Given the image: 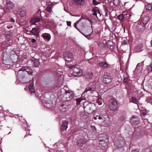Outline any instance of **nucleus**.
Instances as JSON below:
<instances>
[{
  "instance_id": "f257e3e1",
  "label": "nucleus",
  "mask_w": 152,
  "mask_h": 152,
  "mask_svg": "<svg viewBox=\"0 0 152 152\" xmlns=\"http://www.w3.org/2000/svg\"><path fill=\"white\" fill-rule=\"evenodd\" d=\"M101 88L99 87H98L97 86L96 87L95 86L94 83H90L89 86L86 88L84 92V93L82 94V96L84 97L85 95L87 94H92L96 91V89L99 90Z\"/></svg>"
},
{
  "instance_id": "f03ea898",
  "label": "nucleus",
  "mask_w": 152,
  "mask_h": 152,
  "mask_svg": "<svg viewBox=\"0 0 152 152\" xmlns=\"http://www.w3.org/2000/svg\"><path fill=\"white\" fill-rule=\"evenodd\" d=\"M69 68L72 70L73 74L74 76H80L83 74L82 70L77 65L71 66L69 67Z\"/></svg>"
},
{
  "instance_id": "7ed1b4c3",
  "label": "nucleus",
  "mask_w": 152,
  "mask_h": 152,
  "mask_svg": "<svg viewBox=\"0 0 152 152\" xmlns=\"http://www.w3.org/2000/svg\"><path fill=\"white\" fill-rule=\"evenodd\" d=\"M15 7V4L12 2L10 0H7L6 3L5 8L4 9L5 13L11 12V10L14 9Z\"/></svg>"
},
{
  "instance_id": "20e7f679",
  "label": "nucleus",
  "mask_w": 152,
  "mask_h": 152,
  "mask_svg": "<svg viewBox=\"0 0 152 152\" xmlns=\"http://www.w3.org/2000/svg\"><path fill=\"white\" fill-rule=\"evenodd\" d=\"M98 119H102L103 120V122L102 123V125L104 126L107 127L109 125L110 119L108 115H101L99 117Z\"/></svg>"
},
{
  "instance_id": "39448f33",
  "label": "nucleus",
  "mask_w": 152,
  "mask_h": 152,
  "mask_svg": "<svg viewBox=\"0 0 152 152\" xmlns=\"http://www.w3.org/2000/svg\"><path fill=\"white\" fill-rule=\"evenodd\" d=\"M64 56L66 64L71 62L73 59V56L72 53L69 51L64 52Z\"/></svg>"
},
{
  "instance_id": "423d86ee",
  "label": "nucleus",
  "mask_w": 152,
  "mask_h": 152,
  "mask_svg": "<svg viewBox=\"0 0 152 152\" xmlns=\"http://www.w3.org/2000/svg\"><path fill=\"white\" fill-rule=\"evenodd\" d=\"M68 89L66 86H65L63 88L59 90L58 92V98L59 99L62 100L63 99L66 94Z\"/></svg>"
},
{
  "instance_id": "0eeeda50",
  "label": "nucleus",
  "mask_w": 152,
  "mask_h": 152,
  "mask_svg": "<svg viewBox=\"0 0 152 152\" xmlns=\"http://www.w3.org/2000/svg\"><path fill=\"white\" fill-rule=\"evenodd\" d=\"M74 96L75 94L74 92L68 89L62 101H65L66 100L69 101L72 99Z\"/></svg>"
},
{
  "instance_id": "6e6552de",
  "label": "nucleus",
  "mask_w": 152,
  "mask_h": 152,
  "mask_svg": "<svg viewBox=\"0 0 152 152\" xmlns=\"http://www.w3.org/2000/svg\"><path fill=\"white\" fill-rule=\"evenodd\" d=\"M109 108L112 110L114 111L117 108V104L116 101L114 99L110 100L108 104Z\"/></svg>"
},
{
  "instance_id": "1a4fd4ad",
  "label": "nucleus",
  "mask_w": 152,
  "mask_h": 152,
  "mask_svg": "<svg viewBox=\"0 0 152 152\" xmlns=\"http://www.w3.org/2000/svg\"><path fill=\"white\" fill-rule=\"evenodd\" d=\"M112 80L111 76L109 73L105 72L103 77V82L106 84H109Z\"/></svg>"
},
{
  "instance_id": "9d476101",
  "label": "nucleus",
  "mask_w": 152,
  "mask_h": 152,
  "mask_svg": "<svg viewBox=\"0 0 152 152\" xmlns=\"http://www.w3.org/2000/svg\"><path fill=\"white\" fill-rule=\"evenodd\" d=\"M13 12L15 14H17L21 17H24L26 14L25 10L18 8H16L15 10L13 11Z\"/></svg>"
},
{
  "instance_id": "9b49d317",
  "label": "nucleus",
  "mask_w": 152,
  "mask_h": 152,
  "mask_svg": "<svg viewBox=\"0 0 152 152\" xmlns=\"http://www.w3.org/2000/svg\"><path fill=\"white\" fill-rule=\"evenodd\" d=\"M146 25V24L143 22L138 23L136 26L137 30L139 31H144L145 29Z\"/></svg>"
},
{
  "instance_id": "f8f14e48",
  "label": "nucleus",
  "mask_w": 152,
  "mask_h": 152,
  "mask_svg": "<svg viewBox=\"0 0 152 152\" xmlns=\"http://www.w3.org/2000/svg\"><path fill=\"white\" fill-rule=\"evenodd\" d=\"M29 83V85L28 86L29 90L31 94L35 93V90L34 87V81L33 80H30Z\"/></svg>"
},
{
  "instance_id": "ddd939ff",
  "label": "nucleus",
  "mask_w": 152,
  "mask_h": 152,
  "mask_svg": "<svg viewBox=\"0 0 152 152\" xmlns=\"http://www.w3.org/2000/svg\"><path fill=\"white\" fill-rule=\"evenodd\" d=\"M21 71L26 72L29 75H31L33 73L32 69L28 66H24L22 67L19 70V71Z\"/></svg>"
},
{
  "instance_id": "4468645a",
  "label": "nucleus",
  "mask_w": 152,
  "mask_h": 152,
  "mask_svg": "<svg viewBox=\"0 0 152 152\" xmlns=\"http://www.w3.org/2000/svg\"><path fill=\"white\" fill-rule=\"evenodd\" d=\"M29 32V33H28V34L30 35L38 36L39 35V31L38 28H33L32 30Z\"/></svg>"
},
{
  "instance_id": "2eb2a0df",
  "label": "nucleus",
  "mask_w": 152,
  "mask_h": 152,
  "mask_svg": "<svg viewBox=\"0 0 152 152\" xmlns=\"http://www.w3.org/2000/svg\"><path fill=\"white\" fill-rule=\"evenodd\" d=\"M130 122L133 125H137L139 123L138 119L133 116L130 119Z\"/></svg>"
},
{
  "instance_id": "dca6fc26",
  "label": "nucleus",
  "mask_w": 152,
  "mask_h": 152,
  "mask_svg": "<svg viewBox=\"0 0 152 152\" xmlns=\"http://www.w3.org/2000/svg\"><path fill=\"white\" fill-rule=\"evenodd\" d=\"M41 36L44 39V40L47 42H49L51 39L50 35L49 34L47 33L42 34Z\"/></svg>"
},
{
  "instance_id": "f3484780",
  "label": "nucleus",
  "mask_w": 152,
  "mask_h": 152,
  "mask_svg": "<svg viewBox=\"0 0 152 152\" xmlns=\"http://www.w3.org/2000/svg\"><path fill=\"white\" fill-rule=\"evenodd\" d=\"M87 142V140L86 139L84 138H81L78 140L77 143L78 146H81L86 143Z\"/></svg>"
},
{
  "instance_id": "a211bd4d",
  "label": "nucleus",
  "mask_w": 152,
  "mask_h": 152,
  "mask_svg": "<svg viewBox=\"0 0 152 152\" xmlns=\"http://www.w3.org/2000/svg\"><path fill=\"white\" fill-rule=\"evenodd\" d=\"M7 61H4L3 63L1 65V67L2 69H6L11 67L10 64H6Z\"/></svg>"
},
{
  "instance_id": "6ab92c4d",
  "label": "nucleus",
  "mask_w": 152,
  "mask_h": 152,
  "mask_svg": "<svg viewBox=\"0 0 152 152\" xmlns=\"http://www.w3.org/2000/svg\"><path fill=\"white\" fill-rule=\"evenodd\" d=\"M68 122L66 121H63L61 125V128L63 130H66L68 127Z\"/></svg>"
},
{
  "instance_id": "aec40b11",
  "label": "nucleus",
  "mask_w": 152,
  "mask_h": 152,
  "mask_svg": "<svg viewBox=\"0 0 152 152\" xmlns=\"http://www.w3.org/2000/svg\"><path fill=\"white\" fill-rule=\"evenodd\" d=\"M40 20V18L38 17H36L31 19L30 21L31 23L32 24H35L36 23L38 22Z\"/></svg>"
},
{
  "instance_id": "412c9836",
  "label": "nucleus",
  "mask_w": 152,
  "mask_h": 152,
  "mask_svg": "<svg viewBox=\"0 0 152 152\" xmlns=\"http://www.w3.org/2000/svg\"><path fill=\"white\" fill-rule=\"evenodd\" d=\"M33 66L34 67H38L39 64V62L38 59H34L32 61Z\"/></svg>"
},
{
  "instance_id": "4be33fe9",
  "label": "nucleus",
  "mask_w": 152,
  "mask_h": 152,
  "mask_svg": "<svg viewBox=\"0 0 152 152\" xmlns=\"http://www.w3.org/2000/svg\"><path fill=\"white\" fill-rule=\"evenodd\" d=\"M79 22V21H77L74 24V26L75 27L77 28V29H78L79 31H80V32L83 35H84L85 37L86 38L88 39H89V37H90V34L89 35H85L83 33L81 32L79 30V29L77 27V24Z\"/></svg>"
},
{
  "instance_id": "5701e85b",
  "label": "nucleus",
  "mask_w": 152,
  "mask_h": 152,
  "mask_svg": "<svg viewBox=\"0 0 152 152\" xmlns=\"http://www.w3.org/2000/svg\"><path fill=\"white\" fill-rule=\"evenodd\" d=\"M99 66H102L104 67L107 68L108 67V64L105 62H101L98 64Z\"/></svg>"
},
{
  "instance_id": "b1692460",
  "label": "nucleus",
  "mask_w": 152,
  "mask_h": 152,
  "mask_svg": "<svg viewBox=\"0 0 152 152\" xmlns=\"http://www.w3.org/2000/svg\"><path fill=\"white\" fill-rule=\"evenodd\" d=\"M74 1L77 5L83 4L84 3V0H74Z\"/></svg>"
},
{
  "instance_id": "393cba45",
  "label": "nucleus",
  "mask_w": 152,
  "mask_h": 152,
  "mask_svg": "<svg viewBox=\"0 0 152 152\" xmlns=\"http://www.w3.org/2000/svg\"><path fill=\"white\" fill-rule=\"evenodd\" d=\"M143 46L142 45H140L137 46L136 50L134 51V52H137L142 50Z\"/></svg>"
},
{
  "instance_id": "a878e982",
  "label": "nucleus",
  "mask_w": 152,
  "mask_h": 152,
  "mask_svg": "<svg viewBox=\"0 0 152 152\" xmlns=\"http://www.w3.org/2000/svg\"><path fill=\"white\" fill-rule=\"evenodd\" d=\"M52 6L51 4L48 5L46 8V10L50 13L52 12Z\"/></svg>"
},
{
  "instance_id": "bb28decb",
  "label": "nucleus",
  "mask_w": 152,
  "mask_h": 152,
  "mask_svg": "<svg viewBox=\"0 0 152 152\" xmlns=\"http://www.w3.org/2000/svg\"><path fill=\"white\" fill-rule=\"evenodd\" d=\"M99 141L100 142V144L102 146H105L107 145V143L105 141L103 140H102L99 139Z\"/></svg>"
},
{
  "instance_id": "cd10ccee",
  "label": "nucleus",
  "mask_w": 152,
  "mask_h": 152,
  "mask_svg": "<svg viewBox=\"0 0 152 152\" xmlns=\"http://www.w3.org/2000/svg\"><path fill=\"white\" fill-rule=\"evenodd\" d=\"M83 99V98L82 97L76 99L75 100L77 102V105H78L80 104V102Z\"/></svg>"
},
{
  "instance_id": "c85d7f7f",
  "label": "nucleus",
  "mask_w": 152,
  "mask_h": 152,
  "mask_svg": "<svg viewBox=\"0 0 152 152\" xmlns=\"http://www.w3.org/2000/svg\"><path fill=\"white\" fill-rule=\"evenodd\" d=\"M61 74H60V77L59 76H58L59 77L58 79H60V81H59L60 82V84H61L62 83V81L63 80V77L64 76L63 75V73L62 72H60Z\"/></svg>"
},
{
  "instance_id": "c756f323",
  "label": "nucleus",
  "mask_w": 152,
  "mask_h": 152,
  "mask_svg": "<svg viewBox=\"0 0 152 152\" xmlns=\"http://www.w3.org/2000/svg\"><path fill=\"white\" fill-rule=\"evenodd\" d=\"M144 152H152V145L145 149Z\"/></svg>"
},
{
  "instance_id": "7c9ffc66",
  "label": "nucleus",
  "mask_w": 152,
  "mask_h": 152,
  "mask_svg": "<svg viewBox=\"0 0 152 152\" xmlns=\"http://www.w3.org/2000/svg\"><path fill=\"white\" fill-rule=\"evenodd\" d=\"M145 7L147 10H152V4H146L145 6Z\"/></svg>"
},
{
  "instance_id": "2f4dec72",
  "label": "nucleus",
  "mask_w": 152,
  "mask_h": 152,
  "mask_svg": "<svg viewBox=\"0 0 152 152\" xmlns=\"http://www.w3.org/2000/svg\"><path fill=\"white\" fill-rule=\"evenodd\" d=\"M124 16L123 15H120L118 16V18L120 20H122L124 19Z\"/></svg>"
},
{
  "instance_id": "473e14b6",
  "label": "nucleus",
  "mask_w": 152,
  "mask_h": 152,
  "mask_svg": "<svg viewBox=\"0 0 152 152\" xmlns=\"http://www.w3.org/2000/svg\"><path fill=\"white\" fill-rule=\"evenodd\" d=\"M88 78L90 79L91 78L93 77V73L91 72H89L88 74Z\"/></svg>"
},
{
  "instance_id": "72a5a7b5",
  "label": "nucleus",
  "mask_w": 152,
  "mask_h": 152,
  "mask_svg": "<svg viewBox=\"0 0 152 152\" xmlns=\"http://www.w3.org/2000/svg\"><path fill=\"white\" fill-rule=\"evenodd\" d=\"M142 114L143 115H146L147 114V112L146 110H142Z\"/></svg>"
},
{
  "instance_id": "f704fd0d",
  "label": "nucleus",
  "mask_w": 152,
  "mask_h": 152,
  "mask_svg": "<svg viewBox=\"0 0 152 152\" xmlns=\"http://www.w3.org/2000/svg\"><path fill=\"white\" fill-rule=\"evenodd\" d=\"M132 102L133 103H136L137 102V100L134 97H132Z\"/></svg>"
},
{
  "instance_id": "c9c22d12",
  "label": "nucleus",
  "mask_w": 152,
  "mask_h": 152,
  "mask_svg": "<svg viewBox=\"0 0 152 152\" xmlns=\"http://www.w3.org/2000/svg\"><path fill=\"white\" fill-rule=\"evenodd\" d=\"M64 106V104H62L61 105V107H60V109L63 111H65L66 110V109L65 108V107H64V108H62V107H63Z\"/></svg>"
},
{
  "instance_id": "e433bc0d",
  "label": "nucleus",
  "mask_w": 152,
  "mask_h": 152,
  "mask_svg": "<svg viewBox=\"0 0 152 152\" xmlns=\"http://www.w3.org/2000/svg\"><path fill=\"white\" fill-rule=\"evenodd\" d=\"M113 3L115 5H117L119 4L118 0H114Z\"/></svg>"
},
{
  "instance_id": "4c0bfd02",
  "label": "nucleus",
  "mask_w": 152,
  "mask_h": 152,
  "mask_svg": "<svg viewBox=\"0 0 152 152\" xmlns=\"http://www.w3.org/2000/svg\"><path fill=\"white\" fill-rule=\"evenodd\" d=\"M127 44L126 41V40H123L122 41L121 45H125Z\"/></svg>"
},
{
  "instance_id": "58836bf2",
  "label": "nucleus",
  "mask_w": 152,
  "mask_h": 152,
  "mask_svg": "<svg viewBox=\"0 0 152 152\" xmlns=\"http://www.w3.org/2000/svg\"><path fill=\"white\" fill-rule=\"evenodd\" d=\"M93 3L95 5H97L100 3L99 2H97L95 0H93Z\"/></svg>"
},
{
  "instance_id": "ea45409f",
  "label": "nucleus",
  "mask_w": 152,
  "mask_h": 152,
  "mask_svg": "<svg viewBox=\"0 0 152 152\" xmlns=\"http://www.w3.org/2000/svg\"><path fill=\"white\" fill-rule=\"evenodd\" d=\"M96 102L97 103H98V104L99 105H101L102 104V100H99V99H98L97 100Z\"/></svg>"
},
{
  "instance_id": "a19ab883",
  "label": "nucleus",
  "mask_w": 152,
  "mask_h": 152,
  "mask_svg": "<svg viewBox=\"0 0 152 152\" xmlns=\"http://www.w3.org/2000/svg\"><path fill=\"white\" fill-rule=\"evenodd\" d=\"M97 10H94L93 13V15L96 16L97 17Z\"/></svg>"
},
{
  "instance_id": "79ce46f5",
  "label": "nucleus",
  "mask_w": 152,
  "mask_h": 152,
  "mask_svg": "<svg viewBox=\"0 0 152 152\" xmlns=\"http://www.w3.org/2000/svg\"><path fill=\"white\" fill-rule=\"evenodd\" d=\"M148 101L149 102H152V97H149L148 99Z\"/></svg>"
},
{
  "instance_id": "37998d69",
  "label": "nucleus",
  "mask_w": 152,
  "mask_h": 152,
  "mask_svg": "<svg viewBox=\"0 0 152 152\" xmlns=\"http://www.w3.org/2000/svg\"><path fill=\"white\" fill-rule=\"evenodd\" d=\"M44 105L47 107H50V104L49 103H45L44 104Z\"/></svg>"
},
{
  "instance_id": "c03bdc74",
  "label": "nucleus",
  "mask_w": 152,
  "mask_h": 152,
  "mask_svg": "<svg viewBox=\"0 0 152 152\" xmlns=\"http://www.w3.org/2000/svg\"><path fill=\"white\" fill-rule=\"evenodd\" d=\"M97 17L98 16H99V17L101 16V14L100 13V12H99V10H97Z\"/></svg>"
},
{
  "instance_id": "a18cd8bd",
  "label": "nucleus",
  "mask_w": 152,
  "mask_h": 152,
  "mask_svg": "<svg viewBox=\"0 0 152 152\" xmlns=\"http://www.w3.org/2000/svg\"><path fill=\"white\" fill-rule=\"evenodd\" d=\"M137 135L139 136H142V133L141 131H140L139 133H138V134H137Z\"/></svg>"
},
{
  "instance_id": "49530a36",
  "label": "nucleus",
  "mask_w": 152,
  "mask_h": 152,
  "mask_svg": "<svg viewBox=\"0 0 152 152\" xmlns=\"http://www.w3.org/2000/svg\"><path fill=\"white\" fill-rule=\"evenodd\" d=\"M4 61H7V62H6V64H10V66L12 65V63L11 62H10L9 61H8V60H7V61L5 60Z\"/></svg>"
},
{
  "instance_id": "de8ad7c7",
  "label": "nucleus",
  "mask_w": 152,
  "mask_h": 152,
  "mask_svg": "<svg viewBox=\"0 0 152 152\" xmlns=\"http://www.w3.org/2000/svg\"><path fill=\"white\" fill-rule=\"evenodd\" d=\"M36 40L34 39H32L31 40V42L32 43H35L36 42Z\"/></svg>"
},
{
  "instance_id": "09e8293b",
  "label": "nucleus",
  "mask_w": 152,
  "mask_h": 152,
  "mask_svg": "<svg viewBox=\"0 0 152 152\" xmlns=\"http://www.w3.org/2000/svg\"><path fill=\"white\" fill-rule=\"evenodd\" d=\"M67 24L68 26H71V22L70 21H67Z\"/></svg>"
},
{
  "instance_id": "8fccbe9b",
  "label": "nucleus",
  "mask_w": 152,
  "mask_h": 152,
  "mask_svg": "<svg viewBox=\"0 0 152 152\" xmlns=\"http://www.w3.org/2000/svg\"><path fill=\"white\" fill-rule=\"evenodd\" d=\"M125 117L124 116H122L121 118V119L122 121L124 120L125 119Z\"/></svg>"
},
{
  "instance_id": "3c124183",
  "label": "nucleus",
  "mask_w": 152,
  "mask_h": 152,
  "mask_svg": "<svg viewBox=\"0 0 152 152\" xmlns=\"http://www.w3.org/2000/svg\"><path fill=\"white\" fill-rule=\"evenodd\" d=\"M10 20L12 22H15V20L13 18H11L10 19Z\"/></svg>"
},
{
  "instance_id": "603ef678",
  "label": "nucleus",
  "mask_w": 152,
  "mask_h": 152,
  "mask_svg": "<svg viewBox=\"0 0 152 152\" xmlns=\"http://www.w3.org/2000/svg\"><path fill=\"white\" fill-rule=\"evenodd\" d=\"M150 67L151 68V71H152V62L151 64L150 65Z\"/></svg>"
},
{
  "instance_id": "864d4df0",
  "label": "nucleus",
  "mask_w": 152,
  "mask_h": 152,
  "mask_svg": "<svg viewBox=\"0 0 152 152\" xmlns=\"http://www.w3.org/2000/svg\"><path fill=\"white\" fill-rule=\"evenodd\" d=\"M131 152H139V151L137 150H133Z\"/></svg>"
},
{
  "instance_id": "5fc2aeb1",
  "label": "nucleus",
  "mask_w": 152,
  "mask_h": 152,
  "mask_svg": "<svg viewBox=\"0 0 152 152\" xmlns=\"http://www.w3.org/2000/svg\"><path fill=\"white\" fill-rule=\"evenodd\" d=\"M92 129L94 128L95 130H96V128L94 126H92Z\"/></svg>"
},
{
  "instance_id": "6e6d98bb",
  "label": "nucleus",
  "mask_w": 152,
  "mask_h": 152,
  "mask_svg": "<svg viewBox=\"0 0 152 152\" xmlns=\"http://www.w3.org/2000/svg\"><path fill=\"white\" fill-rule=\"evenodd\" d=\"M97 118V117H94V120H96Z\"/></svg>"
},
{
  "instance_id": "4d7b16f0",
  "label": "nucleus",
  "mask_w": 152,
  "mask_h": 152,
  "mask_svg": "<svg viewBox=\"0 0 152 152\" xmlns=\"http://www.w3.org/2000/svg\"><path fill=\"white\" fill-rule=\"evenodd\" d=\"M29 132H26V134L27 135H28L29 134Z\"/></svg>"
},
{
  "instance_id": "13d9d810",
  "label": "nucleus",
  "mask_w": 152,
  "mask_h": 152,
  "mask_svg": "<svg viewBox=\"0 0 152 152\" xmlns=\"http://www.w3.org/2000/svg\"><path fill=\"white\" fill-rule=\"evenodd\" d=\"M7 28L8 29H10V26H7Z\"/></svg>"
},
{
  "instance_id": "bf43d9fd",
  "label": "nucleus",
  "mask_w": 152,
  "mask_h": 152,
  "mask_svg": "<svg viewBox=\"0 0 152 152\" xmlns=\"http://www.w3.org/2000/svg\"><path fill=\"white\" fill-rule=\"evenodd\" d=\"M151 29L152 30V22L151 24Z\"/></svg>"
},
{
  "instance_id": "052dcab7",
  "label": "nucleus",
  "mask_w": 152,
  "mask_h": 152,
  "mask_svg": "<svg viewBox=\"0 0 152 152\" xmlns=\"http://www.w3.org/2000/svg\"><path fill=\"white\" fill-rule=\"evenodd\" d=\"M2 108V107L1 106H0V110H1Z\"/></svg>"
},
{
  "instance_id": "680f3d73",
  "label": "nucleus",
  "mask_w": 152,
  "mask_h": 152,
  "mask_svg": "<svg viewBox=\"0 0 152 152\" xmlns=\"http://www.w3.org/2000/svg\"><path fill=\"white\" fill-rule=\"evenodd\" d=\"M45 17H47H47H48V15H45Z\"/></svg>"
},
{
  "instance_id": "e2e57ef3",
  "label": "nucleus",
  "mask_w": 152,
  "mask_h": 152,
  "mask_svg": "<svg viewBox=\"0 0 152 152\" xmlns=\"http://www.w3.org/2000/svg\"><path fill=\"white\" fill-rule=\"evenodd\" d=\"M11 132H10L8 134H9Z\"/></svg>"
},
{
  "instance_id": "0e129e2a",
  "label": "nucleus",
  "mask_w": 152,
  "mask_h": 152,
  "mask_svg": "<svg viewBox=\"0 0 152 152\" xmlns=\"http://www.w3.org/2000/svg\"><path fill=\"white\" fill-rule=\"evenodd\" d=\"M136 132V131L135 130H134V132L135 133V132Z\"/></svg>"
},
{
  "instance_id": "69168bd1",
  "label": "nucleus",
  "mask_w": 152,
  "mask_h": 152,
  "mask_svg": "<svg viewBox=\"0 0 152 152\" xmlns=\"http://www.w3.org/2000/svg\"><path fill=\"white\" fill-rule=\"evenodd\" d=\"M111 47H112V46H111ZM111 48V46H110V48Z\"/></svg>"
}]
</instances>
